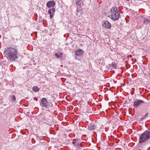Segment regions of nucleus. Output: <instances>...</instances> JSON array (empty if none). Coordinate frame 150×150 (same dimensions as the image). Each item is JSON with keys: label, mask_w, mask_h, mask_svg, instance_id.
Returning <instances> with one entry per match:
<instances>
[{"label": "nucleus", "mask_w": 150, "mask_h": 150, "mask_svg": "<svg viewBox=\"0 0 150 150\" xmlns=\"http://www.w3.org/2000/svg\"><path fill=\"white\" fill-rule=\"evenodd\" d=\"M110 68L111 69H116L117 67L116 64L114 62H112L111 64L109 65Z\"/></svg>", "instance_id": "obj_13"}, {"label": "nucleus", "mask_w": 150, "mask_h": 150, "mask_svg": "<svg viewBox=\"0 0 150 150\" xmlns=\"http://www.w3.org/2000/svg\"><path fill=\"white\" fill-rule=\"evenodd\" d=\"M150 138V129H149L143 132L140 136L139 143L142 144L144 143Z\"/></svg>", "instance_id": "obj_3"}, {"label": "nucleus", "mask_w": 150, "mask_h": 150, "mask_svg": "<svg viewBox=\"0 0 150 150\" xmlns=\"http://www.w3.org/2000/svg\"><path fill=\"white\" fill-rule=\"evenodd\" d=\"M72 144L76 147L77 150H79L80 149V147H82L81 145L80 144L79 139H74L72 141Z\"/></svg>", "instance_id": "obj_4"}, {"label": "nucleus", "mask_w": 150, "mask_h": 150, "mask_svg": "<svg viewBox=\"0 0 150 150\" xmlns=\"http://www.w3.org/2000/svg\"><path fill=\"white\" fill-rule=\"evenodd\" d=\"M10 100L13 102H15L16 100V98L14 96L12 95L10 97Z\"/></svg>", "instance_id": "obj_17"}, {"label": "nucleus", "mask_w": 150, "mask_h": 150, "mask_svg": "<svg viewBox=\"0 0 150 150\" xmlns=\"http://www.w3.org/2000/svg\"><path fill=\"white\" fill-rule=\"evenodd\" d=\"M144 23L146 25H148L150 23V20L149 19H146L144 21Z\"/></svg>", "instance_id": "obj_14"}, {"label": "nucleus", "mask_w": 150, "mask_h": 150, "mask_svg": "<svg viewBox=\"0 0 150 150\" xmlns=\"http://www.w3.org/2000/svg\"><path fill=\"white\" fill-rule=\"evenodd\" d=\"M148 116V113H146V114L141 119V120H143L146 117Z\"/></svg>", "instance_id": "obj_18"}, {"label": "nucleus", "mask_w": 150, "mask_h": 150, "mask_svg": "<svg viewBox=\"0 0 150 150\" xmlns=\"http://www.w3.org/2000/svg\"><path fill=\"white\" fill-rule=\"evenodd\" d=\"M55 9L54 8H50L48 11V14L50 15V18L52 19L54 16V13L55 11Z\"/></svg>", "instance_id": "obj_8"}, {"label": "nucleus", "mask_w": 150, "mask_h": 150, "mask_svg": "<svg viewBox=\"0 0 150 150\" xmlns=\"http://www.w3.org/2000/svg\"><path fill=\"white\" fill-rule=\"evenodd\" d=\"M75 2L76 6H77V12L79 10V6H80H80L83 5V0H75Z\"/></svg>", "instance_id": "obj_9"}, {"label": "nucleus", "mask_w": 150, "mask_h": 150, "mask_svg": "<svg viewBox=\"0 0 150 150\" xmlns=\"http://www.w3.org/2000/svg\"><path fill=\"white\" fill-rule=\"evenodd\" d=\"M96 127V126L93 123H91L88 126L89 129L91 131H94Z\"/></svg>", "instance_id": "obj_11"}, {"label": "nucleus", "mask_w": 150, "mask_h": 150, "mask_svg": "<svg viewBox=\"0 0 150 150\" xmlns=\"http://www.w3.org/2000/svg\"><path fill=\"white\" fill-rule=\"evenodd\" d=\"M41 102L40 103V105L41 106L47 108L48 106V102L46 98H42L41 100Z\"/></svg>", "instance_id": "obj_7"}, {"label": "nucleus", "mask_w": 150, "mask_h": 150, "mask_svg": "<svg viewBox=\"0 0 150 150\" xmlns=\"http://www.w3.org/2000/svg\"><path fill=\"white\" fill-rule=\"evenodd\" d=\"M83 53V50L81 49L78 50L76 52V54L77 56H79Z\"/></svg>", "instance_id": "obj_12"}, {"label": "nucleus", "mask_w": 150, "mask_h": 150, "mask_svg": "<svg viewBox=\"0 0 150 150\" xmlns=\"http://www.w3.org/2000/svg\"><path fill=\"white\" fill-rule=\"evenodd\" d=\"M33 90L35 92H37L39 91V88L38 87L34 86L33 87Z\"/></svg>", "instance_id": "obj_15"}, {"label": "nucleus", "mask_w": 150, "mask_h": 150, "mask_svg": "<svg viewBox=\"0 0 150 150\" xmlns=\"http://www.w3.org/2000/svg\"><path fill=\"white\" fill-rule=\"evenodd\" d=\"M55 4L54 1L52 0L47 2L46 4V6L48 8H51L54 6Z\"/></svg>", "instance_id": "obj_10"}, {"label": "nucleus", "mask_w": 150, "mask_h": 150, "mask_svg": "<svg viewBox=\"0 0 150 150\" xmlns=\"http://www.w3.org/2000/svg\"><path fill=\"white\" fill-rule=\"evenodd\" d=\"M145 102L143 100L140 99H137L134 101L133 105L135 108H137L141 106Z\"/></svg>", "instance_id": "obj_5"}, {"label": "nucleus", "mask_w": 150, "mask_h": 150, "mask_svg": "<svg viewBox=\"0 0 150 150\" xmlns=\"http://www.w3.org/2000/svg\"><path fill=\"white\" fill-rule=\"evenodd\" d=\"M62 55V52H58L55 54V56L58 58H60Z\"/></svg>", "instance_id": "obj_16"}, {"label": "nucleus", "mask_w": 150, "mask_h": 150, "mask_svg": "<svg viewBox=\"0 0 150 150\" xmlns=\"http://www.w3.org/2000/svg\"><path fill=\"white\" fill-rule=\"evenodd\" d=\"M5 53L8 54V60L11 61H13L18 58V51L15 48L9 47L6 48L4 50Z\"/></svg>", "instance_id": "obj_1"}, {"label": "nucleus", "mask_w": 150, "mask_h": 150, "mask_svg": "<svg viewBox=\"0 0 150 150\" xmlns=\"http://www.w3.org/2000/svg\"><path fill=\"white\" fill-rule=\"evenodd\" d=\"M120 16L117 7L114 6L110 9L108 16L113 21H116L119 19Z\"/></svg>", "instance_id": "obj_2"}, {"label": "nucleus", "mask_w": 150, "mask_h": 150, "mask_svg": "<svg viewBox=\"0 0 150 150\" xmlns=\"http://www.w3.org/2000/svg\"><path fill=\"white\" fill-rule=\"evenodd\" d=\"M148 74L150 75V68L149 69V70L148 71Z\"/></svg>", "instance_id": "obj_19"}, {"label": "nucleus", "mask_w": 150, "mask_h": 150, "mask_svg": "<svg viewBox=\"0 0 150 150\" xmlns=\"http://www.w3.org/2000/svg\"><path fill=\"white\" fill-rule=\"evenodd\" d=\"M102 26L103 27L106 29H109L111 27L110 23L108 21H103L102 23Z\"/></svg>", "instance_id": "obj_6"}]
</instances>
